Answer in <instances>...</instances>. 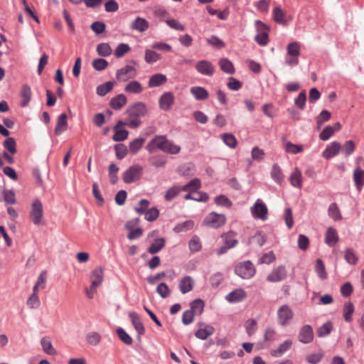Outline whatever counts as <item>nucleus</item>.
I'll list each match as a JSON object with an SVG mask.
<instances>
[{"mask_svg":"<svg viewBox=\"0 0 364 364\" xmlns=\"http://www.w3.org/2000/svg\"><path fill=\"white\" fill-rule=\"evenodd\" d=\"M132 225H133V224L130 221L127 222L125 225V228L127 229L131 230V231L129 232V233L127 235V238L130 240H133L136 238H139L143 234L142 230L139 228L132 230Z\"/></svg>","mask_w":364,"mask_h":364,"instance_id":"obj_47","label":"nucleus"},{"mask_svg":"<svg viewBox=\"0 0 364 364\" xmlns=\"http://www.w3.org/2000/svg\"><path fill=\"white\" fill-rule=\"evenodd\" d=\"M314 338V332L311 326H304L299 333V341L303 343H309Z\"/></svg>","mask_w":364,"mask_h":364,"instance_id":"obj_17","label":"nucleus"},{"mask_svg":"<svg viewBox=\"0 0 364 364\" xmlns=\"http://www.w3.org/2000/svg\"><path fill=\"white\" fill-rule=\"evenodd\" d=\"M181 187L184 191H196L200 187V181L198 178H194Z\"/></svg>","mask_w":364,"mask_h":364,"instance_id":"obj_58","label":"nucleus"},{"mask_svg":"<svg viewBox=\"0 0 364 364\" xmlns=\"http://www.w3.org/2000/svg\"><path fill=\"white\" fill-rule=\"evenodd\" d=\"M354 311L355 308L352 302L348 301L344 304L343 314L344 320L346 322H350L352 321Z\"/></svg>","mask_w":364,"mask_h":364,"instance_id":"obj_40","label":"nucleus"},{"mask_svg":"<svg viewBox=\"0 0 364 364\" xmlns=\"http://www.w3.org/2000/svg\"><path fill=\"white\" fill-rule=\"evenodd\" d=\"M129 316L137 333L139 335H143L145 333V328L138 314L135 312H130Z\"/></svg>","mask_w":364,"mask_h":364,"instance_id":"obj_24","label":"nucleus"},{"mask_svg":"<svg viewBox=\"0 0 364 364\" xmlns=\"http://www.w3.org/2000/svg\"><path fill=\"white\" fill-rule=\"evenodd\" d=\"M97 52L101 56H108L112 53V48L108 43H102L97 45Z\"/></svg>","mask_w":364,"mask_h":364,"instance_id":"obj_54","label":"nucleus"},{"mask_svg":"<svg viewBox=\"0 0 364 364\" xmlns=\"http://www.w3.org/2000/svg\"><path fill=\"white\" fill-rule=\"evenodd\" d=\"M67 129V115L65 113H62L58 117L57 124L54 129V133L56 136H58L60 135L63 132H65Z\"/></svg>","mask_w":364,"mask_h":364,"instance_id":"obj_22","label":"nucleus"},{"mask_svg":"<svg viewBox=\"0 0 364 364\" xmlns=\"http://www.w3.org/2000/svg\"><path fill=\"white\" fill-rule=\"evenodd\" d=\"M284 150L286 152L291 154H296L304 151L302 145L295 144L290 141L284 143Z\"/></svg>","mask_w":364,"mask_h":364,"instance_id":"obj_48","label":"nucleus"},{"mask_svg":"<svg viewBox=\"0 0 364 364\" xmlns=\"http://www.w3.org/2000/svg\"><path fill=\"white\" fill-rule=\"evenodd\" d=\"M274 21L280 25H287L288 22L287 12L279 6L274 8L272 11Z\"/></svg>","mask_w":364,"mask_h":364,"instance_id":"obj_18","label":"nucleus"},{"mask_svg":"<svg viewBox=\"0 0 364 364\" xmlns=\"http://www.w3.org/2000/svg\"><path fill=\"white\" fill-rule=\"evenodd\" d=\"M270 176L272 179L279 185L283 182L284 178L282 170L277 164H273L270 171Z\"/></svg>","mask_w":364,"mask_h":364,"instance_id":"obj_27","label":"nucleus"},{"mask_svg":"<svg viewBox=\"0 0 364 364\" xmlns=\"http://www.w3.org/2000/svg\"><path fill=\"white\" fill-rule=\"evenodd\" d=\"M292 346V341L291 340H286L281 343L279 347L272 350L271 354L272 356L278 358L282 356L285 352L290 349Z\"/></svg>","mask_w":364,"mask_h":364,"instance_id":"obj_31","label":"nucleus"},{"mask_svg":"<svg viewBox=\"0 0 364 364\" xmlns=\"http://www.w3.org/2000/svg\"><path fill=\"white\" fill-rule=\"evenodd\" d=\"M355 186L358 191H360L364 186V170L359 166H356L353 174Z\"/></svg>","mask_w":364,"mask_h":364,"instance_id":"obj_20","label":"nucleus"},{"mask_svg":"<svg viewBox=\"0 0 364 364\" xmlns=\"http://www.w3.org/2000/svg\"><path fill=\"white\" fill-rule=\"evenodd\" d=\"M167 81V77L161 73H156L149 77L148 85L149 87H156L162 85Z\"/></svg>","mask_w":364,"mask_h":364,"instance_id":"obj_23","label":"nucleus"},{"mask_svg":"<svg viewBox=\"0 0 364 364\" xmlns=\"http://www.w3.org/2000/svg\"><path fill=\"white\" fill-rule=\"evenodd\" d=\"M287 54L289 55L299 56L300 46L298 42H292L287 46Z\"/></svg>","mask_w":364,"mask_h":364,"instance_id":"obj_55","label":"nucleus"},{"mask_svg":"<svg viewBox=\"0 0 364 364\" xmlns=\"http://www.w3.org/2000/svg\"><path fill=\"white\" fill-rule=\"evenodd\" d=\"M345 261L350 265H356L358 262V257L353 248H347L344 252Z\"/></svg>","mask_w":364,"mask_h":364,"instance_id":"obj_34","label":"nucleus"},{"mask_svg":"<svg viewBox=\"0 0 364 364\" xmlns=\"http://www.w3.org/2000/svg\"><path fill=\"white\" fill-rule=\"evenodd\" d=\"M250 213L255 219L265 221L268 218V208L266 204L260 198H258L253 206L250 208Z\"/></svg>","mask_w":364,"mask_h":364,"instance_id":"obj_3","label":"nucleus"},{"mask_svg":"<svg viewBox=\"0 0 364 364\" xmlns=\"http://www.w3.org/2000/svg\"><path fill=\"white\" fill-rule=\"evenodd\" d=\"M195 68L198 73L205 76H212L215 71V67L207 60H201L197 62Z\"/></svg>","mask_w":364,"mask_h":364,"instance_id":"obj_9","label":"nucleus"},{"mask_svg":"<svg viewBox=\"0 0 364 364\" xmlns=\"http://www.w3.org/2000/svg\"><path fill=\"white\" fill-rule=\"evenodd\" d=\"M149 26V22L143 18L136 17L131 24V28L139 32H144Z\"/></svg>","mask_w":364,"mask_h":364,"instance_id":"obj_25","label":"nucleus"},{"mask_svg":"<svg viewBox=\"0 0 364 364\" xmlns=\"http://www.w3.org/2000/svg\"><path fill=\"white\" fill-rule=\"evenodd\" d=\"M223 142L230 148L234 149L237 145V140L232 134H223L222 136Z\"/></svg>","mask_w":364,"mask_h":364,"instance_id":"obj_63","label":"nucleus"},{"mask_svg":"<svg viewBox=\"0 0 364 364\" xmlns=\"http://www.w3.org/2000/svg\"><path fill=\"white\" fill-rule=\"evenodd\" d=\"M278 324L281 326L289 325L294 317V313L287 304L282 305L277 310Z\"/></svg>","mask_w":364,"mask_h":364,"instance_id":"obj_6","label":"nucleus"},{"mask_svg":"<svg viewBox=\"0 0 364 364\" xmlns=\"http://www.w3.org/2000/svg\"><path fill=\"white\" fill-rule=\"evenodd\" d=\"M315 272L317 276L321 280H325L327 278V273L323 262L321 259H317L315 263Z\"/></svg>","mask_w":364,"mask_h":364,"instance_id":"obj_44","label":"nucleus"},{"mask_svg":"<svg viewBox=\"0 0 364 364\" xmlns=\"http://www.w3.org/2000/svg\"><path fill=\"white\" fill-rule=\"evenodd\" d=\"M225 221L226 218L223 214L212 212L205 218L203 221V225L211 228H218L223 225Z\"/></svg>","mask_w":364,"mask_h":364,"instance_id":"obj_5","label":"nucleus"},{"mask_svg":"<svg viewBox=\"0 0 364 364\" xmlns=\"http://www.w3.org/2000/svg\"><path fill=\"white\" fill-rule=\"evenodd\" d=\"M235 237V234L232 231L225 233L221 236L224 245L230 248L234 247L237 244V240Z\"/></svg>","mask_w":364,"mask_h":364,"instance_id":"obj_41","label":"nucleus"},{"mask_svg":"<svg viewBox=\"0 0 364 364\" xmlns=\"http://www.w3.org/2000/svg\"><path fill=\"white\" fill-rule=\"evenodd\" d=\"M182 187L178 186H174L168 188L164 196L165 199L167 201L172 200L182 191Z\"/></svg>","mask_w":364,"mask_h":364,"instance_id":"obj_49","label":"nucleus"},{"mask_svg":"<svg viewBox=\"0 0 364 364\" xmlns=\"http://www.w3.org/2000/svg\"><path fill=\"white\" fill-rule=\"evenodd\" d=\"M146 150L152 153L156 149H159L163 152L176 155L181 152V146L176 144L173 141L168 139L166 135L155 136L146 145Z\"/></svg>","mask_w":364,"mask_h":364,"instance_id":"obj_1","label":"nucleus"},{"mask_svg":"<svg viewBox=\"0 0 364 364\" xmlns=\"http://www.w3.org/2000/svg\"><path fill=\"white\" fill-rule=\"evenodd\" d=\"M130 47L127 43H120L117 46L116 49L114 50V55L117 58H122L127 53H128L130 50Z\"/></svg>","mask_w":364,"mask_h":364,"instance_id":"obj_56","label":"nucleus"},{"mask_svg":"<svg viewBox=\"0 0 364 364\" xmlns=\"http://www.w3.org/2000/svg\"><path fill=\"white\" fill-rule=\"evenodd\" d=\"M124 91L131 94H139L143 91V87L139 82L133 80L124 87Z\"/></svg>","mask_w":364,"mask_h":364,"instance_id":"obj_35","label":"nucleus"},{"mask_svg":"<svg viewBox=\"0 0 364 364\" xmlns=\"http://www.w3.org/2000/svg\"><path fill=\"white\" fill-rule=\"evenodd\" d=\"M143 174V168L139 164L131 166L123 173V181L126 183H131L139 180Z\"/></svg>","mask_w":364,"mask_h":364,"instance_id":"obj_4","label":"nucleus"},{"mask_svg":"<svg viewBox=\"0 0 364 364\" xmlns=\"http://www.w3.org/2000/svg\"><path fill=\"white\" fill-rule=\"evenodd\" d=\"M338 241V235L335 228L329 227L326 232L325 242L330 246L333 247Z\"/></svg>","mask_w":364,"mask_h":364,"instance_id":"obj_29","label":"nucleus"},{"mask_svg":"<svg viewBox=\"0 0 364 364\" xmlns=\"http://www.w3.org/2000/svg\"><path fill=\"white\" fill-rule=\"evenodd\" d=\"M165 243V239L163 237L155 240L148 248V252L152 255L159 252L164 248Z\"/></svg>","mask_w":364,"mask_h":364,"instance_id":"obj_42","label":"nucleus"},{"mask_svg":"<svg viewBox=\"0 0 364 364\" xmlns=\"http://www.w3.org/2000/svg\"><path fill=\"white\" fill-rule=\"evenodd\" d=\"M161 58L160 54L156 52L150 50L146 49L144 54V60L147 63H154L158 61Z\"/></svg>","mask_w":364,"mask_h":364,"instance_id":"obj_51","label":"nucleus"},{"mask_svg":"<svg viewBox=\"0 0 364 364\" xmlns=\"http://www.w3.org/2000/svg\"><path fill=\"white\" fill-rule=\"evenodd\" d=\"M43 214L42 203L38 199H35L30 211L31 220L34 225H40L42 224Z\"/></svg>","mask_w":364,"mask_h":364,"instance_id":"obj_8","label":"nucleus"},{"mask_svg":"<svg viewBox=\"0 0 364 364\" xmlns=\"http://www.w3.org/2000/svg\"><path fill=\"white\" fill-rule=\"evenodd\" d=\"M108 171H109V177L111 183L115 184L118 181L117 173L119 171V168L117 166L116 164H111L109 166Z\"/></svg>","mask_w":364,"mask_h":364,"instance_id":"obj_57","label":"nucleus"},{"mask_svg":"<svg viewBox=\"0 0 364 364\" xmlns=\"http://www.w3.org/2000/svg\"><path fill=\"white\" fill-rule=\"evenodd\" d=\"M193 221L191 220H188L176 225L175 227L173 228V231L176 233L185 232L193 229Z\"/></svg>","mask_w":364,"mask_h":364,"instance_id":"obj_46","label":"nucleus"},{"mask_svg":"<svg viewBox=\"0 0 364 364\" xmlns=\"http://www.w3.org/2000/svg\"><path fill=\"white\" fill-rule=\"evenodd\" d=\"M328 215L334 221L342 220V215L338 205L336 203H332L329 205L328 208Z\"/></svg>","mask_w":364,"mask_h":364,"instance_id":"obj_36","label":"nucleus"},{"mask_svg":"<svg viewBox=\"0 0 364 364\" xmlns=\"http://www.w3.org/2000/svg\"><path fill=\"white\" fill-rule=\"evenodd\" d=\"M90 290L95 291L100 286L103 280V269L101 267L95 268L91 273Z\"/></svg>","mask_w":364,"mask_h":364,"instance_id":"obj_16","label":"nucleus"},{"mask_svg":"<svg viewBox=\"0 0 364 364\" xmlns=\"http://www.w3.org/2000/svg\"><path fill=\"white\" fill-rule=\"evenodd\" d=\"M101 340L100 335L97 332H90L86 336L87 342L92 346H97Z\"/></svg>","mask_w":364,"mask_h":364,"instance_id":"obj_64","label":"nucleus"},{"mask_svg":"<svg viewBox=\"0 0 364 364\" xmlns=\"http://www.w3.org/2000/svg\"><path fill=\"white\" fill-rule=\"evenodd\" d=\"M114 86V82L109 81L97 87V94L100 96H105L110 92Z\"/></svg>","mask_w":364,"mask_h":364,"instance_id":"obj_52","label":"nucleus"},{"mask_svg":"<svg viewBox=\"0 0 364 364\" xmlns=\"http://www.w3.org/2000/svg\"><path fill=\"white\" fill-rule=\"evenodd\" d=\"M4 146L11 154H16V144L14 138H7L4 142Z\"/></svg>","mask_w":364,"mask_h":364,"instance_id":"obj_61","label":"nucleus"},{"mask_svg":"<svg viewBox=\"0 0 364 364\" xmlns=\"http://www.w3.org/2000/svg\"><path fill=\"white\" fill-rule=\"evenodd\" d=\"M289 182L295 188H301L302 185V175L300 170L296 168L289 177Z\"/></svg>","mask_w":364,"mask_h":364,"instance_id":"obj_33","label":"nucleus"},{"mask_svg":"<svg viewBox=\"0 0 364 364\" xmlns=\"http://www.w3.org/2000/svg\"><path fill=\"white\" fill-rule=\"evenodd\" d=\"M204 309V302L200 299H196L191 303V310L195 314H201Z\"/></svg>","mask_w":364,"mask_h":364,"instance_id":"obj_50","label":"nucleus"},{"mask_svg":"<svg viewBox=\"0 0 364 364\" xmlns=\"http://www.w3.org/2000/svg\"><path fill=\"white\" fill-rule=\"evenodd\" d=\"M191 94L196 100H205L208 97V92L203 87L194 86L190 89Z\"/></svg>","mask_w":364,"mask_h":364,"instance_id":"obj_26","label":"nucleus"},{"mask_svg":"<svg viewBox=\"0 0 364 364\" xmlns=\"http://www.w3.org/2000/svg\"><path fill=\"white\" fill-rule=\"evenodd\" d=\"M355 150V144L353 140H348L341 146V151L345 157H348Z\"/></svg>","mask_w":364,"mask_h":364,"instance_id":"obj_43","label":"nucleus"},{"mask_svg":"<svg viewBox=\"0 0 364 364\" xmlns=\"http://www.w3.org/2000/svg\"><path fill=\"white\" fill-rule=\"evenodd\" d=\"M125 125V122H122V120H119L114 127V134L112 136V139L114 141H122L127 139L129 132L123 129V127H124Z\"/></svg>","mask_w":364,"mask_h":364,"instance_id":"obj_13","label":"nucleus"},{"mask_svg":"<svg viewBox=\"0 0 364 364\" xmlns=\"http://www.w3.org/2000/svg\"><path fill=\"white\" fill-rule=\"evenodd\" d=\"M188 248L191 252L196 253L201 250L202 243L198 236L193 235L188 242Z\"/></svg>","mask_w":364,"mask_h":364,"instance_id":"obj_45","label":"nucleus"},{"mask_svg":"<svg viewBox=\"0 0 364 364\" xmlns=\"http://www.w3.org/2000/svg\"><path fill=\"white\" fill-rule=\"evenodd\" d=\"M220 68L225 73L233 74L235 73V68L232 63L228 58H221L218 62Z\"/></svg>","mask_w":364,"mask_h":364,"instance_id":"obj_38","label":"nucleus"},{"mask_svg":"<svg viewBox=\"0 0 364 364\" xmlns=\"http://www.w3.org/2000/svg\"><path fill=\"white\" fill-rule=\"evenodd\" d=\"M136 75V70L135 68L132 65H127L117 71L116 78L119 81L125 82L135 77Z\"/></svg>","mask_w":364,"mask_h":364,"instance_id":"obj_10","label":"nucleus"},{"mask_svg":"<svg viewBox=\"0 0 364 364\" xmlns=\"http://www.w3.org/2000/svg\"><path fill=\"white\" fill-rule=\"evenodd\" d=\"M215 331L214 328L210 325L205 326L203 328H199L196 332L195 333L196 337H197L199 339L201 340H205L211 336Z\"/></svg>","mask_w":364,"mask_h":364,"instance_id":"obj_37","label":"nucleus"},{"mask_svg":"<svg viewBox=\"0 0 364 364\" xmlns=\"http://www.w3.org/2000/svg\"><path fill=\"white\" fill-rule=\"evenodd\" d=\"M145 139L139 137L129 142V151L132 154H136L143 146Z\"/></svg>","mask_w":364,"mask_h":364,"instance_id":"obj_39","label":"nucleus"},{"mask_svg":"<svg viewBox=\"0 0 364 364\" xmlns=\"http://www.w3.org/2000/svg\"><path fill=\"white\" fill-rule=\"evenodd\" d=\"M306 102V94L304 90L301 91L296 98L294 100V104L295 105L299 108L300 109L303 110L305 108Z\"/></svg>","mask_w":364,"mask_h":364,"instance_id":"obj_60","label":"nucleus"},{"mask_svg":"<svg viewBox=\"0 0 364 364\" xmlns=\"http://www.w3.org/2000/svg\"><path fill=\"white\" fill-rule=\"evenodd\" d=\"M41 346L43 350L50 355H55L57 354L56 350L53 348L50 338L47 336H44L41 340Z\"/></svg>","mask_w":364,"mask_h":364,"instance_id":"obj_32","label":"nucleus"},{"mask_svg":"<svg viewBox=\"0 0 364 364\" xmlns=\"http://www.w3.org/2000/svg\"><path fill=\"white\" fill-rule=\"evenodd\" d=\"M247 294L244 289H237L225 296V299L230 303H237L242 301Z\"/></svg>","mask_w":364,"mask_h":364,"instance_id":"obj_19","label":"nucleus"},{"mask_svg":"<svg viewBox=\"0 0 364 364\" xmlns=\"http://www.w3.org/2000/svg\"><path fill=\"white\" fill-rule=\"evenodd\" d=\"M208 45L216 49H221L225 47V43L218 36L213 35L206 40Z\"/></svg>","mask_w":364,"mask_h":364,"instance_id":"obj_53","label":"nucleus"},{"mask_svg":"<svg viewBox=\"0 0 364 364\" xmlns=\"http://www.w3.org/2000/svg\"><path fill=\"white\" fill-rule=\"evenodd\" d=\"M127 101L126 96L123 94H119L110 100L109 105L112 109L118 110L126 105Z\"/></svg>","mask_w":364,"mask_h":364,"instance_id":"obj_30","label":"nucleus"},{"mask_svg":"<svg viewBox=\"0 0 364 364\" xmlns=\"http://www.w3.org/2000/svg\"><path fill=\"white\" fill-rule=\"evenodd\" d=\"M256 272V269L253 263L247 260L238 263L235 267V273L244 279H249L252 278Z\"/></svg>","mask_w":364,"mask_h":364,"instance_id":"obj_2","label":"nucleus"},{"mask_svg":"<svg viewBox=\"0 0 364 364\" xmlns=\"http://www.w3.org/2000/svg\"><path fill=\"white\" fill-rule=\"evenodd\" d=\"M193 285L194 281L193 278L190 276H185L180 280L178 287L180 291L184 294L191 291L193 288Z\"/></svg>","mask_w":364,"mask_h":364,"instance_id":"obj_21","label":"nucleus"},{"mask_svg":"<svg viewBox=\"0 0 364 364\" xmlns=\"http://www.w3.org/2000/svg\"><path fill=\"white\" fill-rule=\"evenodd\" d=\"M174 95L171 92H166L159 99V107L164 111H168L174 104Z\"/></svg>","mask_w":364,"mask_h":364,"instance_id":"obj_12","label":"nucleus"},{"mask_svg":"<svg viewBox=\"0 0 364 364\" xmlns=\"http://www.w3.org/2000/svg\"><path fill=\"white\" fill-rule=\"evenodd\" d=\"M151 164L156 167H164L166 164V158L163 156H154L149 159Z\"/></svg>","mask_w":364,"mask_h":364,"instance_id":"obj_59","label":"nucleus"},{"mask_svg":"<svg viewBox=\"0 0 364 364\" xmlns=\"http://www.w3.org/2000/svg\"><path fill=\"white\" fill-rule=\"evenodd\" d=\"M341 149V145L339 142L334 141L328 144L322 152V156L329 160L338 155Z\"/></svg>","mask_w":364,"mask_h":364,"instance_id":"obj_14","label":"nucleus"},{"mask_svg":"<svg viewBox=\"0 0 364 364\" xmlns=\"http://www.w3.org/2000/svg\"><path fill=\"white\" fill-rule=\"evenodd\" d=\"M287 272L284 265H279L274 269L267 277L270 282H279L286 279Z\"/></svg>","mask_w":364,"mask_h":364,"instance_id":"obj_11","label":"nucleus"},{"mask_svg":"<svg viewBox=\"0 0 364 364\" xmlns=\"http://www.w3.org/2000/svg\"><path fill=\"white\" fill-rule=\"evenodd\" d=\"M255 28L257 34L255 37V41L259 46H266L269 41L268 28L267 26L264 24L261 21L257 20L255 21Z\"/></svg>","mask_w":364,"mask_h":364,"instance_id":"obj_7","label":"nucleus"},{"mask_svg":"<svg viewBox=\"0 0 364 364\" xmlns=\"http://www.w3.org/2000/svg\"><path fill=\"white\" fill-rule=\"evenodd\" d=\"M147 112L146 105L142 102H137L130 106L127 109V114L129 117H141L144 116Z\"/></svg>","mask_w":364,"mask_h":364,"instance_id":"obj_15","label":"nucleus"},{"mask_svg":"<svg viewBox=\"0 0 364 364\" xmlns=\"http://www.w3.org/2000/svg\"><path fill=\"white\" fill-rule=\"evenodd\" d=\"M31 90L29 85L25 84L21 87L20 96L22 98V100L21 102V106L22 107H26L31 99Z\"/></svg>","mask_w":364,"mask_h":364,"instance_id":"obj_28","label":"nucleus"},{"mask_svg":"<svg viewBox=\"0 0 364 364\" xmlns=\"http://www.w3.org/2000/svg\"><path fill=\"white\" fill-rule=\"evenodd\" d=\"M333 329V325L331 322H327L318 328L317 334L319 337H324L328 335Z\"/></svg>","mask_w":364,"mask_h":364,"instance_id":"obj_62","label":"nucleus"}]
</instances>
